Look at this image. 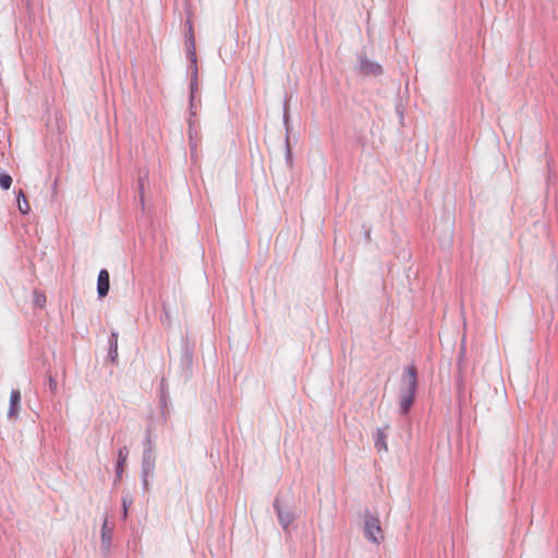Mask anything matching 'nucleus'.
Segmentation results:
<instances>
[{
	"mask_svg": "<svg viewBox=\"0 0 558 558\" xmlns=\"http://www.w3.org/2000/svg\"><path fill=\"white\" fill-rule=\"evenodd\" d=\"M416 387L417 369L414 365H410L403 372L399 390L400 407L403 414L408 413L413 404Z\"/></svg>",
	"mask_w": 558,
	"mask_h": 558,
	"instance_id": "f257e3e1",
	"label": "nucleus"
},
{
	"mask_svg": "<svg viewBox=\"0 0 558 558\" xmlns=\"http://www.w3.org/2000/svg\"><path fill=\"white\" fill-rule=\"evenodd\" d=\"M364 532L366 538L376 545L380 544L385 538L380 520L376 515L368 514L365 517Z\"/></svg>",
	"mask_w": 558,
	"mask_h": 558,
	"instance_id": "f03ea898",
	"label": "nucleus"
},
{
	"mask_svg": "<svg viewBox=\"0 0 558 558\" xmlns=\"http://www.w3.org/2000/svg\"><path fill=\"white\" fill-rule=\"evenodd\" d=\"M109 288H110L109 272L106 269H102V270H100V272L98 275V280H97V292H98L99 298H105L109 292Z\"/></svg>",
	"mask_w": 558,
	"mask_h": 558,
	"instance_id": "7ed1b4c3",
	"label": "nucleus"
},
{
	"mask_svg": "<svg viewBox=\"0 0 558 558\" xmlns=\"http://www.w3.org/2000/svg\"><path fill=\"white\" fill-rule=\"evenodd\" d=\"M21 401V393L19 390H12L10 395V408L8 411L9 416H15L17 413V407Z\"/></svg>",
	"mask_w": 558,
	"mask_h": 558,
	"instance_id": "20e7f679",
	"label": "nucleus"
},
{
	"mask_svg": "<svg viewBox=\"0 0 558 558\" xmlns=\"http://www.w3.org/2000/svg\"><path fill=\"white\" fill-rule=\"evenodd\" d=\"M129 451L126 447H123L118 452V463H117V475L118 477H121L123 471H124V463L128 459Z\"/></svg>",
	"mask_w": 558,
	"mask_h": 558,
	"instance_id": "39448f33",
	"label": "nucleus"
},
{
	"mask_svg": "<svg viewBox=\"0 0 558 558\" xmlns=\"http://www.w3.org/2000/svg\"><path fill=\"white\" fill-rule=\"evenodd\" d=\"M361 71L364 74L378 75L381 73V68H380V65H378L376 63H372L369 61H362Z\"/></svg>",
	"mask_w": 558,
	"mask_h": 558,
	"instance_id": "423d86ee",
	"label": "nucleus"
},
{
	"mask_svg": "<svg viewBox=\"0 0 558 558\" xmlns=\"http://www.w3.org/2000/svg\"><path fill=\"white\" fill-rule=\"evenodd\" d=\"M17 205H19V210L23 215H26L29 213L31 206H29L28 201L22 190H20V192L17 194Z\"/></svg>",
	"mask_w": 558,
	"mask_h": 558,
	"instance_id": "0eeeda50",
	"label": "nucleus"
},
{
	"mask_svg": "<svg viewBox=\"0 0 558 558\" xmlns=\"http://www.w3.org/2000/svg\"><path fill=\"white\" fill-rule=\"evenodd\" d=\"M375 447L379 451L380 450H383V451H387L388 450V446H387V442H386V434L381 429L377 430V437H376V440H375Z\"/></svg>",
	"mask_w": 558,
	"mask_h": 558,
	"instance_id": "6e6552de",
	"label": "nucleus"
},
{
	"mask_svg": "<svg viewBox=\"0 0 558 558\" xmlns=\"http://www.w3.org/2000/svg\"><path fill=\"white\" fill-rule=\"evenodd\" d=\"M33 299L34 303L39 307H44L47 301L45 293L39 291H34Z\"/></svg>",
	"mask_w": 558,
	"mask_h": 558,
	"instance_id": "1a4fd4ad",
	"label": "nucleus"
},
{
	"mask_svg": "<svg viewBox=\"0 0 558 558\" xmlns=\"http://www.w3.org/2000/svg\"><path fill=\"white\" fill-rule=\"evenodd\" d=\"M12 184V178L9 174H0V186L3 190H9Z\"/></svg>",
	"mask_w": 558,
	"mask_h": 558,
	"instance_id": "9d476101",
	"label": "nucleus"
},
{
	"mask_svg": "<svg viewBox=\"0 0 558 558\" xmlns=\"http://www.w3.org/2000/svg\"><path fill=\"white\" fill-rule=\"evenodd\" d=\"M49 388L53 392L57 390V381L53 378H49Z\"/></svg>",
	"mask_w": 558,
	"mask_h": 558,
	"instance_id": "9b49d317",
	"label": "nucleus"
}]
</instances>
